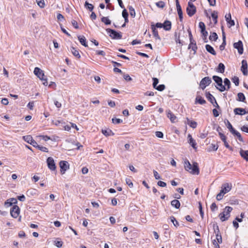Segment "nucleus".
<instances>
[{"mask_svg": "<svg viewBox=\"0 0 248 248\" xmlns=\"http://www.w3.org/2000/svg\"><path fill=\"white\" fill-rule=\"evenodd\" d=\"M184 167L186 170L189 171V172L193 174L198 175L200 173L198 164L196 162L193 163L192 166H191L189 161L186 160L185 161Z\"/></svg>", "mask_w": 248, "mask_h": 248, "instance_id": "1", "label": "nucleus"}, {"mask_svg": "<svg viewBox=\"0 0 248 248\" xmlns=\"http://www.w3.org/2000/svg\"><path fill=\"white\" fill-rule=\"evenodd\" d=\"M34 74L37 76L42 81H43V84L45 86H47L48 84L47 78L45 75L43 71L41 70L38 67H35L34 69Z\"/></svg>", "mask_w": 248, "mask_h": 248, "instance_id": "2", "label": "nucleus"}, {"mask_svg": "<svg viewBox=\"0 0 248 248\" xmlns=\"http://www.w3.org/2000/svg\"><path fill=\"white\" fill-rule=\"evenodd\" d=\"M232 210V208L230 206H226L223 212L219 215V217L221 221H224L228 219L230 217V213Z\"/></svg>", "mask_w": 248, "mask_h": 248, "instance_id": "3", "label": "nucleus"}, {"mask_svg": "<svg viewBox=\"0 0 248 248\" xmlns=\"http://www.w3.org/2000/svg\"><path fill=\"white\" fill-rule=\"evenodd\" d=\"M213 79L217 84V85L219 87V88H218L217 87H216V88L220 92H222L226 90V87H225V86L223 85L222 79L220 77L217 76H213Z\"/></svg>", "mask_w": 248, "mask_h": 248, "instance_id": "4", "label": "nucleus"}, {"mask_svg": "<svg viewBox=\"0 0 248 248\" xmlns=\"http://www.w3.org/2000/svg\"><path fill=\"white\" fill-rule=\"evenodd\" d=\"M186 11L188 16L191 17L196 13V7L191 2H188Z\"/></svg>", "mask_w": 248, "mask_h": 248, "instance_id": "5", "label": "nucleus"}, {"mask_svg": "<svg viewBox=\"0 0 248 248\" xmlns=\"http://www.w3.org/2000/svg\"><path fill=\"white\" fill-rule=\"evenodd\" d=\"M187 31L188 33V36L190 40V44L188 46V49H190L191 47V45H193V46L192 47V50L194 51V53L196 52V50L197 49V46H196V43L195 41L193 39V36L190 29L187 30Z\"/></svg>", "mask_w": 248, "mask_h": 248, "instance_id": "6", "label": "nucleus"}, {"mask_svg": "<svg viewBox=\"0 0 248 248\" xmlns=\"http://www.w3.org/2000/svg\"><path fill=\"white\" fill-rule=\"evenodd\" d=\"M106 31L107 32L110 33V37L113 39H121L122 38V35L121 34L114 30L111 29H107Z\"/></svg>", "mask_w": 248, "mask_h": 248, "instance_id": "7", "label": "nucleus"}, {"mask_svg": "<svg viewBox=\"0 0 248 248\" xmlns=\"http://www.w3.org/2000/svg\"><path fill=\"white\" fill-rule=\"evenodd\" d=\"M212 82L211 78L209 77H206L203 78L200 82V86L201 88L204 90L206 87Z\"/></svg>", "mask_w": 248, "mask_h": 248, "instance_id": "8", "label": "nucleus"}, {"mask_svg": "<svg viewBox=\"0 0 248 248\" xmlns=\"http://www.w3.org/2000/svg\"><path fill=\"white\" fill-rule=\"evenodd\" d=\"M20 213V208L16 205H14L10 210V214L12 217L16 218Z\"/></svg>", "mask_w": 248, "mask_h": 248, "instance_id": "9", "label": "nucleus"}, {"mask_svg": "<svg viewBox=\"0 0 248 248\" xmlns=\"http://www.w3.org/2000/svg\"><path fill=\"white\" fill-rule=\"evenodd\" d=\"M59 165L61 168V172L62 174L65 173L69 167L68 162L66 161H61L59 163Z\"/></svg>", "mask_w": 248, "mask_h": 248, "instance_id": "10", "label": "nucleus"}, {"mask_svg": "<svg viewBox=\"0 0 248 248\" xmlns=\"http://www.w3.org/2000/svg\"><path fill=\"white\" fill-rule=\"evenodd\" d=\"M48 168L51 170H56V165L54 160L52 157H48L46 159Z\"/></svg>", "mask_w": 248, "mask_h": 248, "instance_id": "11", "label": "nucleus"}, {"mask_svg": "<svg viewBox=\"0 0 248 248\" xmlns=\"http://www.w3.org/2000/svg\"><path fill=\"white\" fill-rule=\"evenodd\" d=\"M232 187V186L231 184L227 183H224L222 185L220 191L221 192V193L225 194L229 192L231 190Z\"/></svg>", "mask_w": 248, "mask_h": 248, "instance_id": "12", "label": "nucleus"}, {"mask_svg": "<svg viewBox=\"0 0 248 248\" xmlns=\"http://www.w3.org/2000/svg\"><path fill=\"white\" fill-rule=\"evenodd\" d=\"M233 47L237 49L239 54L241 55L243 53V45L241 41L239 40L238 42L233 44Z\"/></svg>", "mask_w": 248, "mask_h": 248, "instance_id": "13", "label": "nucleus"}, {"mask_svg": "<svg viewBox=\"0 0 248 248\" xmlns=\"http://www.w3.org/2000/svg\"><path fill=\"white\" fill-rule=\"evenodd\" d=\"M241 70L244 75H248V63L247 61L245 60H243L242 61V66L241 67Z\"/></svg>", "mask_w": 248, "mask_h": 248, "instance_id": "14", "label": "nucleus"}, {"mask_svg": "<svg viewBox=\"0 0 248 248\" xmlns=\"http://www.w3.org/2000/svg\"><path fill=\"white\" fill-rule=\"evenodd\" d=\"M234 112L235 115H243L248 113L245 109L241 108H236L234 109Z\"/></svg>", "mask_w": 248, "mask_h": 248, "instance_id": "15", "label": "nucleus"}, {"mask_svg": "<svg viewBox=\"0 0 248 248\" xmlns=\"http://www.w3.org/2000/svg\"><path fill=\"white\" fill-rule=\"evenodd\" d=\"M17 201L16 199L15 198H11L7 200L4 203V205L8 207L13 205V204H16Z\"/></svg>", "mask_w": 248, "mask_h": 248, "instance_id": "16", "label": "nucleus"}, {"mask_svg": "<svg viewBox=\"0 0 248 248\" xmlns=\"http://www.w3.org/2000/svg\"><path fill=\"white\" fill-rule=\"evenodd\" d=\"M151 29L152 30L153 34L154 36V37L156 39H158L159 40H161V38L158 35V31L156 29L155 27V25L152 24L151 25Z\"/></svg>", "mask_w": 248, "mask_h": 248, "instance_id": "17", "label": "nucleus"}, {"mask_svg": "<svg viewBox=\"0 0 248 248\" xmlns=\"http://www.w3.org/2000/svg\"><path fill=\"white\" fill-rule=\"evenodd\" d=\"M167 115L172 123H175L176 117L171 112V111L170 110L167 111Z\"/></svg>", "mask_w": 248, "mask_h": 248, "instance_id": "18", "label": "nucleus"}, {"mask_svg": "<svg viewBox=\"0 0 248 248\" xmlns=\"http://www.w3.org/2000/svg\"><path fill=\"white\" fill-rule=\"evenodd\" d=\"M163 28L165 31H170L171 28V22L169 20H166L163 23Z\"/></svg>", "mask_w": 248, "mask_h": 248, "instance_id": "19", "label": "nucleus"}, {"mask_svg": "<svg viewBox=\"0 0 248 248\" xmlns=\"http://www.w3.org/2000/svg\"><path fill=\"white\" fill-rule=\"evenodd\" d=\"M185 123L193 128H195L197 125V123L195 121H191L188 118H186V120Z\"/></svg>", "mask_w": 248, "mask_h": 248, "instance_id": "20", "label": "nucleus"}, {"mask_svg": "<svg viewBox=\"0 0 248 248\" xmlns=\"http://www.w3.org/2000/svg\"><path fill=\"white\" fill-rule=\"evenodd\" d=\"M188 138H189V141H188L189 143L191 145V146L194 149H196L197 143H196L195 140L192 138V137L190 134H188Z\"/></svg>", "mask_w": 248, "mask_h": 248, "instance_id": "21", "label": "nucleus"}, {"mask_svg": "<svg viewBox=\"0 0 248 248\" xmlns=\"http://www.w3.org/2000/svg\"><path fill=\"white\" fill-rule=\"evenodd\" d=\"M78 39L79 42L82 45L84 46L85 47L88 46L87 44L86 43V39L84 36L79 35L78 36Z\"/></svg>", "mask_w": 248, "mask_h": 248, "instance_id": "22", "label": "nucleus"}, {"mask_svg": "<svg viewBox=\"0 0 248 248\" xmlns=\"http://www.w3.org/2000/svg\"><path fill=\"white\" fill-rule=\"evenodd\" d=\"M206 97L208 100L210 101L211 104L214 105V102L216 100L215 98L213 96V95L210 93V92L206 93Z\"/></svg>", "mask_w": 248, "mask_h": 248, "instance_id": "23", "label": "nucleus"}, {"mask_svg": "<svg viewBox=\"0 0 248 248\" xmlns=\"http://www.w3.org/2000/svg\"><path fill=\"white\" fill-rule=\"evenodd\" d=\"M240 154L241 156L244 158L247 161H248V150L244 151L242 149L240 150Z\"/></svg>", "mask_w": 248, "mask_h": 248, "instance_id": "24", "label": "nucleus"}, {"mask_svg": "<svg viewBox=\"0 0 248 248\" xmlns=\"http://www.w3.org/2000/svg\"><path fill=\"white\" fill-rule=\"evenodd\" d=\"M206 50L210 53L212 54L213 55H216V52L215 51L214 48L209 45H206L205 46Z\"/></svg>", "mask_w": 248, "mask_h": 248, "instance_id": "25", "label": "nucleus"}, {"mask_svg": "<svg viewBox=\"0 0 248 248\" xmlns=\"http://www.w3.org/2000/svg\"><path fill=\"white\" fill-rule=\"evenodd\" d=\"M171 205L175 208L179 209L180 207V202L178 200L175 199L171 202Z\"/></svg>", "mask_w": 248, "mask_h": 248, "instance_id": "26", "label": "nucleus"}, {"mask_svg": "<svg viewBox=\"0 0 248 248\" xmlns=\"http://www.w3.org/2000/svg\"><path fill=\"white\" fill-rule=\"evenodd\" d=\"M237 101L240 102H245L246 100V97L243 93H239L237 94V98L236 99Z\"/></svg>", "mask_w": 248, "mask_h": 248, "instance_id": "27", "label": "nucleus"}, {"mask_svg": "<svg viewBox=\"0 0 248 248\" xmlns=\"http://www.w3.org/2000/svg\"><path fill=\"white\" fill-rule=\"evenodd\" d=\"M196 103L203 105L206 103V101L201 96H197L196 98Z\"/></svg>", "mask_w": 248, "mask_h": 248, "instance_id": "28", "label": "nucleus"}, {"mask_svg": "<svg viewBox=\"0 0 248 248\" xmlns=\"http://www.w3.org/2000/svg\"><path fill=\"white\" fill-rule=\"evenodd\" d=\"M225 68L224 64L222 63H220L217 66V71L221 73H223L225 71Z\"/></svg>", "mask_w": 248, "mask_h": 248, "instance_id": "29", "label": "nucleus"}, {"mask_svg": "<svg viewBox=\"0 0 248 248\" xmlns=\"http://www.w3.org/2000/svg\"><path fill=\"white\" fill-rule=\"evenodd\" d=\"M71 52L73 54L74 56L78 58H80V55L79 53L78 50H77L75 47H71Z\"/></svg>", "mask_w": 248, "mask_h": 248, "instance_id": "30", "label": "nucleus"}, {"mask_svg": "<svg viewBox=\"0 0 248 248\" xmlns=\"http://www.w3.org/2000/svg\"><path fill=\"white\" fill-rule=\"evenodd\" d=\"M85 8L89 10L90 11H92L94 8V6L93 4L89 3L87 1H86L84 4Z\"/></svg>", "mask_w": 248, "mask_h": 248, "instance_id": "31", "label": "nucleus"}, {"mask_svg": "<svg viewBox=\"0 0 248 248\" xmlns=\"http://www.w3.org/2000/svg\"><path fill=\"white\" fill-rule=\"evenodd\" d=\"M224 86H227V88H226V90L228 91V90H229L231 87V82H230V80L227 78H225L224 79Z\"/></svg>", "mask_w": 248, "mask_h": 248, "instance_id": "32", "label": "nucleus"}, {"mask_svg": "<svg viewBox=\"0 0 248 248\" xmlns=\"http://www.w3.org/2000/svg\"><path fill=\"white\" fill-rule=\"evenodd\" d=\"M102 133L106 136H109L110 135H114V133L112 132V131L109 129V130H104L102 129Z\"/></svg>", "mask_w": 248, "mask_h": 248, "instance_id": "33", "label": "nucleus"}, {"mask_svg": "<svg viewBox=\"0 0 248 248\" xmlns=\"http://www.w3.org/2000/svg\"><path fill=\"white\" fill-rule=\"evenodd\" d=\"M209 39L210 41H216L218 39V36L216 32H213L209 36Z\"/></svg>", "mask_w": 248, "mask_h": 248, "instance_id": "34", "label": "nucleus"}, {"mask_svg": "<svg viewBox=\"0 0 248 248\" xmlns=\"http://www.w3.org/2000/svg\"><path fill=\"white\" fill-rule=\"evenodd\" d=\"M23 140L29 143H31L33 139L31 135L25 136L23 137Z\"/></svg>", "mask_w": 248, "mask_h": 248, "instance_id": "35", "label": "nucleus"}, {"mask_svg": "<svg viewBox=\"0 0 248 248\" xmlns=\"http://www.w3.org/2000/svg\"><path fill=\"white\" fill-rule=\"evenodd\" d=\"M211 16L213 19L214 21V23L216 24L217 22V11H214L211 14Z\"/></svg>", "mask_w": 248, "mask_h": 248, "instance_id": "36", "label": "nucleus"}, {"mask_svg": "<svg viewBox=\"0 0 248 248\" xmlns=\"http://www.w3.org/2000/svg\"><path fill=\"white\" fill-rule=\"evenodd\" d=\"M199 27L201 29V33L204 32V31H207L205 30V25L203 22H200L199 24Z\"/></svg>", "mask_w": 248, "mask_h": 248, "instance_id": "37", "label": "nucleus"}, {"mask_svg": "<svg viewBox=\"0 0 248 248\" xmlns=\"http://www.w3.org/2000/svg\"><path fill=\"white\" fill-rule=\"evenodd\" d=\"M101 21L104 22L106 25H108L111 24V21L108 17H103L101 18Z\"/></svg>", "mask_w": 248, "mask_h": 248, "instance_id": "38", "label": "nucleus"}, {"mask_svg": "<svg viewBox=\"0 0 248 248\" xmlns=\"http://www.w3.org/2000/svg\"><path fill=\"white\" fill-rule=\"evenodd\" d=\"M128 9L129 11L130 16L132 17H134L135 16L136 13L134 8L132 6H129Z\"/></svg>", "mask_w": 248, "mask_h": 248, "instance_id": "39", "label": "nucleus"}, {"mask_svg": "<svg viewBox=\"0 0 248 248\" xmlns=\"http://www.w3.org/2000/svg\"><path fill=\"white\" fill-rule=\"evenodd\" d=\"M214 233L216 234V235L220 234V232L219 230V228L217 224H214L213 225Z\"/></svg>", "mask_w": 248, "mask_h": 248, "instance_id": "40", "label": "nucleus"}, {"mask_svg": "<svg viewBox=\"0 0 248 248\" xmlns=\"http://www.w3.org/2000/svg\"><path fill=\"white\" fill-rule=\"evenodd\" d=\"M36 1L38 4V5L41 8H43L45 7V3L44 0H36Z\"/></svg>", "mask_w": 248, "mask_h": 248, "instance_id": "41", "label": "nucleus"}, {"mask_svg": "<svg viewBox=\"0 0 248 248\" xmlns=\"http://www.w3.org/2000/svg\"><path fill=\"white\" fill-rule=\"evenodd\" d=\"M170 220L173 223L174 226L177 227L179 225L178 222L173 216L170 217Z\"/></svg>", "mask_w": 248, "mask_h": 248, "instance_id": "42", "label": "nucleus"}, {"mask_svg": "<svg viewBox=\"0 0 248 248\" xmlns=\"http://www.w3.org/2000/svg\"><path fill=\"white\" fill-rule=\"evenodd\" d=\"M157 7L163 8L165 6V3L163 1H159L155 3Z\"/></svg>", "mask_w": 248, "mask_h": 248, "instance_id": "43", "label": "nucleus"}, {"mask_svg": "<svg viewBox=\"0 0 248 248\" xmlns=\"http://www.w3.org/2000/svg\"><path fill=\"white\" fill-rule=\"evenodd\" d=\"M202 34V39L205 43L208 42L207 40V35H208V32L207 31H204V32L201 33Z\"/></svg>", "mask_w": 248, "mask_h": 248, "instance_id": "44", "label": "nucleus"}, {"mask_svg": "<svg viewBox=\"0 0 248 248\" xmlns=\"http://www.w3.org/2000/svg\"><path fill=\"white\" fill-rule=\"evenodd\" d=\"M177 12H178V14L179 16V18L180 21L182 22L183 21V12H182V8L179 9H177Z\"/></svg>", "mask_w": 248, "mask_h": 248, "instance_id": "45", "label": "nucleus"}, {"mask_svg": "<svg viewBox=\"0 0 248 248\" xmlns=\"http://www.w3.org/2000/svg\"><path fill=\"white\" fill-rule=\"evenodd\" d=\"M232 82L235 84L236 86H238L239 83V79L237 77H234L232 78Z\"/></svg>", "mask_w": 248, "mask_h": 248, "instance_id": "46", "label": "nucleus"}, {"mask_svg": "<svg viewBox=\"0 0 248 248\" xmlns=\"http://www.w3.org/2000/svg\"><path fill=\"white\" fill-rule=\"evenodd\" d=\"M165 88V86L164 84H160L158 86H157L155 89L159 91H162Z\"/></svg>", "mask_w": 248, "mask_h": 248, "instance_id": "47", "label": "nucleus"}, {"mask_svg": "<svg viewBox=\"0 0 248 248\" xmlns=\"http://www.w3.org/2000/svg\"><path fill=\"white\" fill-rule=\"evenodd\" d=\"M222 41L221 45L219 46V49L221 51H222L225 49V47L226 45V40L224 39Z\"/></svg>", "mask_w": 248, "mask_h": 248, "instance_id": "48", "label": "nucleus"}, {"mask_svg": "<svg viewBox=\"0 0 248 248\" xmlns=\"http://www.w3.org/2000/svg\"><path fill=\"white\" fill-rule=\"evenodd\" d=\"M38 149L44 152L47 153L48 152V149L44 146L39 145V146L38 147Z\"/></svg>", "mask_w": 248, "mask_h": 248, "instance_id": "49", "label": "nucleus"}, {"mask_svg": "<svg viewBox=\"0 0 248 248\" xmlns=\"http://www.w3.org/2000/svg\"><path fill=\"white\" fill-rule=\"evenodd\" d=\"M216 239L217 241V242L219 244H221L222 242V236L220 234H218L216 235Z\"/></svg>", "mask_w": 248, "mask_h": 248, "instance_id": "50", "label": "nucleus"}, {"mask_svg": "<svg viewBox=\"0 0 248 248\" xmlns=\"http://www.w3.org/2000/svg\"><path fill=\"white\" fill-rule=\"evenodd\" d=\"M112 121L113 124H118L123 122L122 120L118 118H113Z\"/></svg>", "mask_w": 248, "mask_h": 248, "instance_id": "51", "label": "nucleus"}, {"mask_svg": "<svg viewBox=\"0 0 248 248\" xmlns=\"http://www.w3.org/2000/svg\"><path fill=\"white\" fill-rule=\"evenodd\" d=\"M153 86L154 88H155L157 84L158 83V79L156 78H153Z\"/></svg>", "mask_w": 248, "mask_h": 248, "instance_id": "52", "label": "nucleus"}, {"mask_svg": "<svg viewBox=\"0 0 248 248\" xmlns=\"http://www.w3.org/2000/svg\"><path fill=\"white\" fill-rule=\"evenodd\" d=\"M63 242L61 241H55V245L58 248H61L62 247Z\"/></svg>", "mask_w": 248, "mask_h": 248, "instance_id": "53", "label": "nucleus"}, {"mask_svg": "<svg viewBox=\"0 0 248 248\" xmlns=\"http://www.w3.org/2000/svg\"><path fill=\"white\" fill-rule=\"evenodd\" d=\"M71 23H72L73 26L75 29H78L79 27H78V22L75 20H72L71 21Z\"/></svg>", "mask_w": 248, "mask_h": 248, "instance_id": "54", "label": "nucleus"}, {"mask_svg": "<svg viewBox=\"0 0 248 248\" xmlns=\"http://www.w3.org/2000/svg\"><path fill=\"white\" fill-rule=\"evenodd\" d=\"M126 183L130 187H132L133 186V183L131 182V180L128 178H126L125 180Z\"/></svg>", "mask_w": 248, "mask_h": 248, "instance_id": "55", "label": "nucleus"}, {"mask_svg": "<svg viewBox=\"0 0 248 248\" xmlns=\"http://www.w3.org/2000/svg\"><path fill=\"white\" fill-rule=\"evenodd\" d=\"M122 16L124 18L128 17V12L125 8H124L122 12Z\"/></svg>", "mask_w": 248, "mask_h": 248, "instance_id": "56", "label": "nucleus"}, {"mask_svg": "<svg viewBox=\"0 0 248 248\" xmlns=\"http://www.w3.org/2000/svg\"><path fill=\"white\" fill-rule=\"evenodd\" d=\"M155 136L159 138H163L164 135L161 131H156L155 132Z\"/></svg>", "mask_w": 248, "mask_h": 248, "instance_id": "57", "label": "nucleus"}, {"mask_svg": "<svg viewBox=\"0 0 248 248\" xmlns=\"http://www.w3.org/2000/svg\"><path fill=\"white\" fill-rule=\"evenodd\" d=\"M224 195V194L221 193V192L220 191V192L217 195V197H216L217 200V201L221 200L222 199Z\"/></svg>", "mask_w": 248, "mask_h": 248, "instance_id": "58", "label": "nucleus"}, {"mask_svg": "<svg viewBox=\"0 0 248 248\" xmlns=\"http://www.w3.org/2000/svg\"><path fill=\"white\" fill-rule=\"evenodd\" d=\"M219 136L223 142L226 141V137L223 133L219 132Z\"/></svg>", "mask_w": 248, "mask_h": 248, "instance_id": "59", "label": "nucleus"}, {"mask_svg": "<svg viewBox=\"0 0 248 248\" xmlns=\"http://www.w3.org/2000/svg\"><path fill=\"white\" fill-rule=\"evenodd\" d=\"M234 135L236 136L237 137V138L239 141H243V138L239 132H238L237 131Z\"/></svg>", "mask_w": 248, "mask_h": 248, "instance_id": "60", "label": "nucleus"}, {"mask_svg": "<svg viewBox=\"0 0 248 248\" xmlns=\"http://www.w3.org/2000/svg\"><path fill=\"white\" fill-rule=\"evenodd\" d=\"M154 175L155 178L157 180L161 179L160 176H159L158 173L155 170L153 171Z\"/></svg>", "mask_w": 248, "mask_h": 248, "instance_id": "61", "label": "nucleus"}, {"mask_svg": "<svg viewBox=\"0 0 248 248\" xmlns=\"http://www.w3.org/2000/svg\"><path fill=\"white\" fill-rule=\"evenodd\" d=\"M1 103L4 105H7L9 103V101L7 98H3L2 99Z\"/></svg>", "mask_w": 248, "mask_h": 248, "instance_id": "62", "label": "nucleus"}, {"mask_svg": "<svg viewBox=\"0 0 248 248\" xmlns=\"http://www.w3.org/2000/svg\"><path fill=\"white\" fill-rule=\"evenodd\" d=\"M157 185L161 187H165L167 185L166 183L164 182L159 181L157 182Z\"/></svg>", "mask_w": 248, "mask_h": 248, "instance_id": "63", "label": "nucleus"}, {"mask_svg": "<svg viewBox=\"0 0 248 248\" xmlns=\"http://www.w3.org/2000/svg\"><path fill=\"white\" fill-rule=\"evenodd\" d=\"M27 107L30 109L32 110L34 107V102H30L27 105Z\"/></svg>", "mask_w": 248, "mask_h": 248, "instance_id": "64", "label": "nucleus"}]
</instances>
